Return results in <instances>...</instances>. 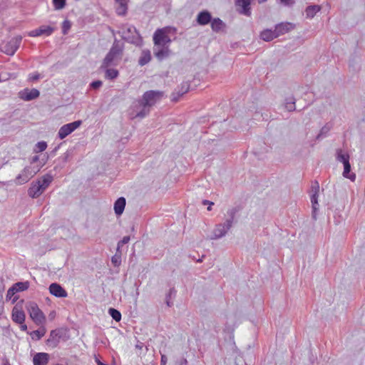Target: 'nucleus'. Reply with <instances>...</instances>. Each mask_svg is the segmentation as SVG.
<instances>
[{
	"instance_id": "nucleus-40",
	"label": "nucleus",
	"mask_w": 365,
	"mask_h": 365,
	"mask_svg": "<svg viewBox=\"0 0 365 365\" xmlns=\"http://www.w3.org/2000/svg\"><path fill=\"white\" fill-rule=\"evenodd\" d=\"M329 131V128L327 127V126H324L319 133L317 135L316 138L317 140H320L321 138H322L324 136L326 135V134Z\"/></svg>"
},
{
	"instance_id": "nucleus-53",
	"label": "nucleus",
	"mask_w": 365,
	"mask_h": 365,
	"mask_svg": "<svg viewBox=\"0 0 365 365\" xmlns=\"http://www.w3.org/2000/svg\"><path fill=\"white\" fill-rule=\"evenodd\" d=\"M202 203H203V205H212L214 204L212 202H210L207 200H203Z\"/></svg>"
},
{
	"instance_id": "nucleus-1",
	"label": "nucleus",
	"mask_w": 365,
	"mask_h": 365,
	"mask_svg": "<svg viewBox=\"0 0 365 365\" xmlns=\"http://www.w3.org/2000/svg\"><path fill=\"white\" fill-rule=\"evenodd\" d=\"M165 96L161 91L150 90L145 91L142 98L135 101L133 105V112L130 115L133 118H143L147 116L153 106L160 102Z\"/></svg>"
},
{
	"instance_id": "nucleus-8",
	"label": "nucleus",
	"mask_w": 365,
	"mask_h": 365,
	"mask_svg": "<svg viewBox=\"0 0 365 365\" xmlns=\"http://www.w3.org/2000/svg\"><path fill=\"white\" fill-rule=\"evenodd\" d=\"M81 120H76L70 123H67L61 126L58 132V136L61 140L64 139L69 134L81 126Z\"/></svg>"
},
{
	"instance_id": "nucleus-59",
	"label": "nucleus",
	"mask_w": 365,
	"mask_h": 365,
	"mask_svg": "<svg viewBox=\"0 0 365 365\" xmlns=\"http://www.w3.org/2000/svg\"><path fill=\"white\" fill-rule=\"evenodd\" d=\"M211 206H212V205H209V206H208V207H207V210H209V211H210V210H211V209H212V208H211Z\"/></svg>"
},
{
	"instance_id": "nucleus-48",
	"label": "nucleus",
	"mask_w": 365,
	"mask_h": 365,
	"mask_svg": "<svg viewBox=\"0 0 365 365\" xmlns=\"http://www.w3.org/2000/svg\"><path fill=\"white\" fill-rule=\"evenodd\" d=\"M111 261L115 266L118 265L120 263V261L118 260V258L116 257V256L113 257Z\"/></svg>"
},
{
	"instance_id": "nucleus-55",
	"label": "nucleus",
	"mask_w": 365,
	"mask_h": 365,
	"mask_svg": "<svg viewBox=\"0 0 365 365\" xmlns=\"http://www.w3.org/2000/svg\"><path fill=\"white\" fill-rule=\"evenodd\" d=\"M187 361L185 359H182L180 363V365H187Z\"/></svg>"
},
{
	"instance_id": "nucleus-39",
	"label": "nucleus",
	"mask_w": 365,
	"mask_h": 365,
	"mask_svg": "<svg viewBox=\"0 0 365 365\" xmlns=\"http://www.w3.org/2000/svg\"><path fill=\"white\" fill-rule=\"evenodd\" d=\"M189 89H190L189 83H187V82H185V83H182L181 84V87H180V90L178 91L179 92V93L182 96V95L186 93L189 91Z\"/></svg>"
},
{
	"instance_id": "nucleus-15",
	"label": "nucleus",
	"mask_w": 365,
	"mask_h": 365,
	"mask_svg": "<svg viewBox=\"0 0 365 365\" xmlns=\"http://www.w3.org/2000/svg\"><path fill=\"white\" fill-rule=\"evenodd\" d=\"M49 292L53 296L60 298L66 297L68 295L67 292L57 283H52L49 286Z\"/></svg>"
},
{
	"instance_id": "nucleus-31",
	"label": "nucleus",
	"mask_w": 365,
	"mask_h": 365,
	"mask_svg": "<svg viewBox=\"0 0 365 365\" xmlns=\"http://www.w3.org/2000/svg\"><path fill=\"white\" fill-rule=\"evenodd\" d=\"M285 108L289 112L295 110L296 107L294 98L289 97L285 100Z\"/></svg>"
},
{
	"instance_id": "nucleus-14",
	"label": "nucleus",
	"mask_w": 365,
	"mask_h": 365,
	"mask_svg": "<svg viewBox=\"0 0 365 365\" xmlns=\"http://www.w3.org/2000/svg\"><path fill=\"white\" fill-rule=\"evenodd\" d=\"M212 19V18L210 12L207 10H203L199 12L196 17V21L200 26L207 25L211 22Z\"/></svg>"
},
{
	"instance_id": "nucleus-54",
	"label": "nucleus",
	"mask_w": 365,
	"mask_h": 365,
	"mask_svg": "<svg viewBox=\"0 0 365 365\" xmlns=\"http://www.w3.org/2000/svg\"><path fill=\"white\" fill-rule=\"evenodd\" d=\"M21 324V329L22 331H26L27 330V326L26 324Z\"/></svg>"
},
{
	"instance_id": "nucleus-3",
	"label": "nucleus",
	"mask_w": 365,
	"mask_h": 365,
	"mask_svg": "<svg viewBox=\"0 0 365 365\" xmlns=\"http://www.w3.org/2000/svg\"><path fill=\"white\" fill-rule=\"evenodd\" d=\"M237 209L236 207H232L229 209L227 212L228 215V218L225 220V223L217 224L212 232V235L210 237V240H217L222 237H224L227 231L232 226L233 221L235 218L236 213L237 212Z\"/></svg>"
},
{
	"instance_id": "nucleus-46",
	"label": "nucleus",
	"mask_w": 365,
	"mask_h": 365,
	"mask_svg": "<svg viewBox=\"0 0 365 365\" xmlns=\"http://www.w3.org/2000/svg\"><path fill=\"white\" fill-rule=\"evenodd\" d=\"M168 361V358L165 355H161L160 365H166Z\"/></svg>"
},
{
	"instance_id": "nucleus-51",
	"label": "nucleus",
	"mask_w": 365,
	"mask_h": 365,
	"mask_svg": "<svg viewBox=\"0 0 365 365\" xmlns=\"http://www.w3.org/2000/svg\"><path fill=\"white\" fill-rule=\"evenodd\" d=\"M95 360H96L97 365H108V364H106L101 362L98 357H96Z\"/></svg>"
},
{
	"instance_id": "nucleus-28",
	"label": "nucleus",
	"mask_w": 365,
	"mask_h": 365,
	"mask_svg": "<svg viewBox=\"0 0 365 365\" xmlns=\"http://www.w3.org/2000/svg\"><path fill=\"white\" fill-rule=\"evenodd\" d=\"M351 171V165L349 162H346V163L344 164V172L343 176L346 178L349 179L352 182L356 180V175L354 173H350Z\"/></svg>"
},
{
	"instance_id": "nucleus-50",
	"label": "nucleus",
	"mask_w": 365,
	"mask_h": 365,
	"mask_svg": "<svg viewBox=\"0 0 365 365\" xmlns=\"http://www.w3.org/2000/svg\"><path fill=\"white\" fill-rule=\"evenodd\" d=\"M158 50H161V45H155L154 44L153 53H155V51H156Z\"/></svg>"
},
{
	"instance_id": "nucleus-45",
	"label": "nucleus",
	"mask_w": 365,
	"mask_h": 365,
	"mask_svg": "<svg viewBox=\"0 0 365 365\" xmlns=\"http://www.w3.org/2000/svg\"><path fill=\"white\" fill-rule=\"evenodd\" d=\"M180 96H181L178 91H175L172 93V101L174 102H177Z\"/></svg>"
},
{
	"instance_id": "nucleus-18",
	"label": "nucleus",
	"mask_w": 365,
	"mask_h": 365,
	"mask_svg": "<svg viewBox=\"0 0 365 365\" xmlns=\"http://www.w3.org/2000/svg\"><path fill=\"white\" fill-rule=\"evenodd\" d=\"M43 192V190L41 187L40 182H33L28 190V195L31 198H37Z\"/></svg>"
},
{
	"instance_id": "nucleus-44",
	"label": "nucleus",
	"mask_w": 365,
	"mask_h": 365,
	"mask_svg": "<svg viewBox=\"0 0 365 365\" xmlns=\"http://www.w3.org/2000/svg\"><path fill=\"white\" fill-rule=\"evenodd\" d=\"M103 83L101 81H96L91 83V87L93 89H97L102 86Z\"/></svg>"
},
{
	"instance_id": "nucleus-2",
	"label": "nucleus",
	"mask_w": 365,
	"mask_h": 365,
	"mask_svg": "<svg viewBox=\"0 0 365 365\" xmlns=\"http://www.w3.org/2000/svg\"><path fill=\"white\" fill-rule=\"evenodd\" d=\"M124 48V43L115 38L109 52L103 59L101 67L108 68L110 66H116L122 58Z\"/></svg>"
},
{
	"instance_id": "nucleus-29",
	"label": "nucleus",
	"mask_w": 365,
	"mask_h": 365,
	"mask_svg": "<svg viewBox=\"0 0 365 365\" xmlns=\"http://www.w3.org/2000/svg\"><path fill=\"white\" fill-rule=\"evenodd\" d=\"M115 11L118 15L124 16L128 11V0L117 3Z\"/></svg>"
},
{
	"instance_id": "nucleus-6",
	"label": "nucleus",
	"mask_w": 365,
	"mask_h": 365,
	"mask_svg": "<svg viewBox=\"0 0 365 365\" xmlns=\"http://www.w3.org/2000/svg\"><path fill=\"white\" fill-rule=\"evenodd\" d=\"M172 29L170 27H164L163 29H157L153 37V43L155 45L169 46L171 42L170 38L168 36V33Z\"/></svg>"
},
{
	"instance_id": "nucleus-4",
	"label": "nucleus",
	"mask_w": 365,
	"mask_h": 365,
	"mask_svg": "<svg viewBox=\"0 0 365 365\" xmlns=\"http://www.w3.org/2000/svg\"><path fill=\"white\" fill-rule=\"evenodd\" d=\"M118 33L120 35L122 38L128 43L136 46L142 45L143 38L134 26L129 24L122 26Z\"/></svg>"
},
{
	"instance_id": "nucleus-13",
	"label": "nucleus",
	"mask_w": 365,
	"mask_h": 365,
	"mask_svg": "<svg viewBox=\"0 0 365 365\" xmlns=\"http://www.w3.org/2000/svg\"><path fill=\"white\" fill-rule=\"evenodd\" d=\"M54 31V29L51 26L43 25L39 28L34 29L29 33V36L31 37H36L41 35L50 36Z\"/></svg>"
},
{
	"instance_id": "nucleus-58",
	"label": "nucleus",
	"mask_w": 365,
	"mask_h": 365,
	"mask_svg": "<svg viewBox=\"0 0 365 365\" xmlns=\"http://www.w3.org/2000/svg\"><path fill=\"white\" fill-rule=\"evenodd\" d=\"M282 3L284 4L285 5L289 4V1L290 0H280Z\"/></svg>"
},
{
	"instance_id": "nucleus-57",
	"label": "nucleus",
	"mask_w": 365,
	"mask_h": 365,
	"mask_svg": "<svg viewBox=\"0 0 365 365\" xmlns=\"http://www.w3.org/2000/svg\"><path fill=\"white\" fill-rule=\"evenodd\" d=\"M168 297H169V296H167V297H166V299H167L166 303H167V305L168 307H171L172 306V303L170 302Z\"/></svg>"
},
{
	"instance_id": "nucleus-35",
	"label": "nucleus",
	"mask_w": 365,
	"mask_h": 365,
	"mask_svg": "<svg viewBox=\"0 0 365 365\" xmlns=\"http://www.w3.org/2000/svg\"><path fill=\"white\" fill-rule=\"evenodd\" d=\"M118 76V71L116 69L108 68L106 71V77L109 79H114Z\"/></svg>"
},
{
	"instance_id": "nucleus-20",
	"label": "nucleus",
	"mask_w": 365,
	"mask_h": 365,
	"mask_svg": "<svg viewBox=\"0 0 365 365\" xmlns=\"http://www.w3.org/2000/svg\"><path fill=\"white\" fill-rule=\"evenodd\" d=\"M210 24L212 30L216 33L224 31L226 27L225 24L220 18L212 19Z\"/></svg>"
},
{
	"instance_id": "nucleus-27",
	"label": "nucleus",
	"mask_w": 365,
	"mask_h": 365,
	"mask_svg": "<svg viewBox=\"0 0 365 365\" xmlns=\"http://www.w3.org/2000/svg\"><path fill=\"white\" fill-rule=\"evenodd\" d=\"M151 59L150 51L149 50H143L141 53V56L138 60L140 66H144L150 62Z\"/></svg>"
},
{
	"instance_id": "nucleus-60",
	"label": "nucleus",
	"mask_w": 365,
	"mask_h": 365,
	"mask_svg": "<svg viewBox=\"0 0 365 365\" xmlns=\"http://www.w3.org/2000/svg\"><path fill=\"white\" fill-rule=\"evenodd\" d=\"M4 365H10V364H9V362L6 361V363L4 364Z\"/></svg>"
},
{
	"instance_id": "nucleus-5",
	"label": "nucleus",
	"mask_w": 365,
	"mask_h": 365,
	"mask_svg": "<svg viewBox=\"0 0 365 365\" xmlns=\"http://www.w3.org/2000/svg\"><path fill=\"white\" fill-rule=\"evenodd\" d=\"M41 170V167L26 166L15 178L14 182L17 185H24L29 182Z\"/></svg>"
},
{
	"instance_id": "nucleus-52",
	"label": "nucleus",
	"mask_w": 365,
	"mask_h": 365,
	"mask_svg": "<svg viewBox=\"0 0 365 365\" xmlns=\"http://www.w3.org/2000/svg\"><path fill=\"white\" fill-rule=\"evenodd\" d=\"M143 346V344L142 342H138L136 345H135V347L136 349H141Z\"/></svg>"
},
{
	"instance_id": "nucleus-21",
	"label": "nucleus",
	"mask_w": 365,
	"mask_h": 365,
	"mask_svg": "<svg viewBox=\"0 0 365 365\" xmlns=\"http://www.w3.org/2000/svg\"><path fill=\"white\" fill-rule=\"evenodd\" d=\"M12 319L17 324H23L25 321V314L24 311L14 307L12 311Z\"/></svg>"
},
{
	"instance_id": "nucleus-22",
	"label": "nucleus",
	"mask_w": 365,
	"mask_h": 365,
	"mask_svg": "<svg viewBox=\"0 0 365 365\" xmlns=\"http://www.w3.org/2000/svg\"><path fill=\"white\" fill-rule=\"evenodd\" d=\"M126 201L125 197H119L114 203V211L116 215H120L125 209Z\"/></svg>"
},
{
	"instance_id": "nucleus-38",
	"label": "nucleus",
	"mask_w": 365,
	"mask_h": 365,
	"mask_svg": "<svg viewBox=\"0 0 365 365\" xmlns=\"http://www.w3.org/2000/svg\"><path fill=\"white\" fill-rule=\"evenodd\" d=\"M55 9L60 10L66 6V0H53Z\"/></svg>"
},
{
	"instance_id": "nucleus-9",
	"label": "nucleus",
	"mask_w": 365,
	"mask_h": 365,
	"mask_svg": "<svg viewBox=\"0 0 365 365\" xmlns=\"http://www.w3.org/2000/svg\"><path fill=\"white\" fill-rule=\"evenodd\" d=\"M31 318L37 324H41L45 321V316L36 303H31L29 307Z\"/></svg>"
},
{
	"instance_id": "nucleus-49",
	"label": "nucleus",
	"mask_w": 365,
	"mask_h": 365,
	"mask_svg": "<svg viewBox=\"0 0 365 365\" xmlns=\"http://www.w3.org/2000/svg\"><path fill=\"white\" fill-rule=\"evenodd\" d=\"M38 160H39V157L38 155H35L31 158L30 163H31V164H34V163H36Z\"/></svg>"
},
{
	"instance_id": "nucleus-7",
	"label": "nucleus",
	"mask_w": 365,
	"mask_h": 365,
	"mask_svg": "<svg viewBox=\"0 0 365 365\" xmlns=\"http://www.w3.org/2000/svg\"><path fill=\"white\" fill-rule=\"evenodd\" d=\"M21 36H16L6 43L1 48V51L9 56H13L20 46Z\"/></svg>"
},
{
	"instance_id": "nucleus-25",
	"label": "nucleus",
	"mask_w": 365,
	"mask_h": 365,
	"mask_svg": "<svg viewBox=\"0 0 365 365\" xmlns=\"http://www.w3.org/2000/svg\"><path fill=\"white\" fill-rule=\"evenodd\" d=\"M277 37L274 30L272 29H265L260 34V38L265 41H270Z\"/></svg>"
},
{
	"instance_id": "nucleus-34",
	"label": "nucleus",
	"mask_w": 365,
	"mask_h": 365,
	"mask_svg": "<svg viewBox=\"0 0 365 365\" xmlns=\"http://www.w3.org/2000/svg\"><path fill=\"white\" fill-rule=\"evenodd\" d=\"M108 312L110 314V315L112 317V318L116 321V322H120V319H121V314L120 312L114 309V308H110L109 310H108Z\"/></svg>"
},
{
	"instance_id": "nucleus-36",
	"label": "nucleus",
	"mask_w": 365,
	"mask_h": 365,
	"mask_svg": "<svg viewBox=\"0 0 365 365\" xmlns=\"http://www.w3.org/2000/svg\"><path fill=\"white\" fill-rule=\"evenodd\" d=\"M47 148V143L45 141L38 142L35 145L34 151L36 153L43 152Z\"/></svg>"
},
{
	"instance_id": "nucleus-47",
	"label": "nucleus",
	"mask_w": 365,
	"mask_h": 365,
	"mask_svg": "<svg viewBox=\"0 0 365 365\" xmlns=\"http://www.w3.org/2000/svg\"><path fill=\"white\" fill-rule=\"evenodd\" d=\"M70 27V25L68 24V21H64L63 22V33L66 34V30L68 29Z\"/></svg>"
},
{
	"instance_id": "nucleus-19",
	"label": "nucleus",
	"mask_w": 365,
	"mask_h": 365,
	"mask_svg": "<svg viewBox=\"0 0 365 365\" xmlns=\"http://www.w3.org/2000/svg\"><path fill=\"white\" fill-rule=\"evenodd\" d=\"M49 361V355L47 353L39 352L33 358L34 365H46Z\"/></svg>"
},
{
	"instance_id": "nucleus-17",
	"label": "nucleus",
	"mask_w": 365,
	"mask_h": 365,
	"mask_svg": "<svg viewBox=\"0 0 365 365\" xmlns=\"http://www.w3.org/2000/svg\"><path fill=\"white\" fill-rule=\"evenodd\" d=\"M293 29L294 26L292 24L286 22L277 24L274 30L275 31L277 36L278 37L281 35L288 33Z\"/></svg>"
},
{
	"instance_id": "nucleus-43",
	"label": "nucleus",
	"mask_w": 365,
	"mask_h": 365,
	"mask_svg": "<svg viewBox=\"0 0 365 365\" xmlns=\"http://www.w3.org/2000/svg\"><path fill=\"white\" fill-rule=\"evenodd\" d=\"M16 292L15 291V289L13 288V287L9 289L6 294V300L11 299L12 297L14 295Z\"/></svg>"
},
{
	"instance_id": "nucleus-37",
	"label": "nucleus",
	"mask_w": 365,
	"mask_h": 365,
	"mask_svg": "<svg viewBox=\"0 0 365 365\" xmlns=\"http://www.w3.org/2000/svg\"><path fill=\"white\" fill-rule=\"evenodd\" d=\"M45 331H41L40 330H35L30 333L33 339L39 340L44 335Z\"/></svg>"
},
{
	"instance_id": "nucleus-33",
	"label": "nucleus",
	"mask_w": 365,
	"mask_h": 365,
	"mask_svg": "<svg viewBox=\"0 0 365 365\" xmlns=\"http://www.w3.org/2000/svg\"><path fill=\"white\" fill-rule=\"evenodd\" d=\"M29 283L28 282H17L13 286V288L15 289V291L17 292L26 290L29 288Z\"/></svg>"
},
{
	"instance_id": "nucleus-11",
	"label": "nucleus",
	"mask_w": 365,
	"mask_h": 365,
	"mask_svg": "<svg viewBox=\"0 0 365 365\" xmlns=\"http://www.w3.org/2000/svg\"><path fill=\"white\" fill-rule=\"evenodd\" d=\"M319 185L317 181H315L313 182L312 185V195H311V202L312 205V210H313V217L316 218V212L318 210L319 204H318V195H319Z\"/></svg>"
},
{
	"instance_id": "nucleus-56",
	"label": "nucleus",
	"mask_w": 365,
	"mask_h": 365,
	"mask_svg": "<svg viewBox=\"0 0 365 365\" xmlns=\"http://www.w3.org/2000/svg\"><path fill=\"white\" fill-rule=\"evenodd\" d=\"M47 158H43L42 159V162L41 163V165H38L37 167H41V168H42V166L46 163V160H47Z\"/></svg>"
},
{
	"instance_id": "nucleus-12",
	"label": "nucleus",
	"mask_w": 365,
	"mask_h": 365,
	"mask_svg": "<svg viewBox=\"0 0 365 365\" xmlns=\"http://www.w3.org/2000/svg\"><path fill=\"white\" fill-rule=\"evenodd\" d=\"M319 185L317 181H315L313 182L312 185V195H311V202L312 205V210H313V217L316 218V212L318 210L319 204H318V195H319Z\"/></svg>"
},
{
	"instance_id": "nucleus-32",
	"label": "nucleus",
	"mask_w": 365,
	"mask_h": 365,
	"mask_svg": "<svg viewBox=\"0 0 365 365\" xmlns=\"http://www.w3.org/2000/svg\"><path fill=\"white\" fill-rule=\"evenodd\" d=\"M336 160L341 162L343 164H345L346 162H349V155L348 154L342 153L341 150H337Z\"/></svg>"
},
{
	"instance_id": "nucleus-42",
	"label": "nucleus",
	"mask_w": 365,
	"mask_h": 365,
	"mask_svg": "<svg viewBox=\"0 0 365 365\" xmlns=\"http://www.w3.org/2000/svg\"><path fill=\"white\" fill-rule=\"evenodd\" d=\"M40 77H41V75L38 73L34 72V73L29 74L28 80L29 81H32V82L36 81L40 78Z\"/></svg>"
},
{
	"instance_id": "nucleus-41",
	"label": "nucleus",
	"mask_w": 365,
	"mask_h": 365,
	"mask_svg": "<svg viewBox=\"0 0 365 365\" xmlns=\"http://www.w3.org/2000/svg\"><path fill=\"white\" fill-rule=\"evenodd\" d=\"M130 240V236L123 237V239L118 242L117 251H118L120 248L123 246V245L128 243Z\"/></svg>"
},
{
	"instance_id": "nucleus-23",
	"label": "nucleus",
	"mask_w": 365,
	"mask_h": 365,
	"mask_svg": "<svg viewBox=\"0 0 365 365\" xmlns=\"http://www.w3.org/2000/svg\"><path fill=\"white\" fill-rule=\"evenodd\" d=\"M322 7L319 5L308 6L305 9L306 17L309 19L314 18L317 13L320 11Z\"/></svg>"
},
{
	"instance_id": "nucleus-10",
	"label": "nucleus",
	"mask_w": 365,
	"mask_h": 365,
	"mask_svg": "<svg viewBox=\"0 0 365 365\" xmlns=\"http://www.w3.org/2000/svg\"><path fill=\"white\" fill-rule=\"evenodd\" d=\"M40 92L36 88L29 89L28 88L19 92V97L24 101H31L39 97Z\"/></svg>"
},
{
	"instance_id": "nucleus-30",
	"label": "nucleus",
	"mask_w": 365,
	"mask_h": 365,
	"mask_svg": "<svg viewBox=\"0 0 365 365\" xmlns=\"http://www.w3.org/2000/svg\"><path fill=\"white\" fill-rule=\"evenodd\" d=\"M59 337L58 331L57 330H52L50 333L49 338L47 340L48 344L56 346L58 343Z\"/></svg>"
},
{
	"instance_id": "nucleus-24",
	"label": "nucleus",
	"mask_w": 365,
	"mask_h": 365,
	"mask_svg": "<svg viewBox=\"0 0 365 365\" xmlns=\"http://www.w3.org/2000/svg\"><path fill=\"white\" fill-rule=\"evenodd\" d=\"M170 51L169 49V46H161V50L155 51V56L159 61H162L163 59L167 58L170 55Z\"/></svg>"
},
{
	"instance_id": "nucleus-16",
	"label": "nucleus",
	"mask_w": 365,
	"mask_h": 365,
	"mask_svg": "<svg viewBox=\"0 0 365 365\" xmlns=\"http://www.w3.org/2000/svg\"><path fill=\"white\" fill-rule=\"evenodd\" d=\"M250 3V0H235V6L241 8L239 12L247 16L251 15Z\"/></svg>"
},
{
	"instance_id": "nucleus-26",
	"label": "nucleus",
	"mask_w": 365,
	"mask_h": 365,
	"mask_svg": "<svg viewBox=\"0 0 365 365\" xmlns=\"http://www.w3.org/2000/svg\"><path fill=\"white\" fill-rule=\"evenodd\" d=\"M52 180L53 177L51 175L46 174L36 182H40L41 187L44 191L48 187Z\"/></svg>"
}]
</instances>
